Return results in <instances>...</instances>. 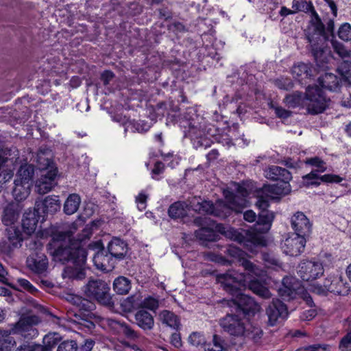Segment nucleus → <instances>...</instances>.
<instances>
[{
	"instance_id": "a18cd8bd",
	"label": "nucleus",
	"mask_w": 351,
	"mask_h": 351,
	"mask_svg": "<svg viewBox=\"0 0 351 351\" xmlns=\"http://www.w3.org/2000/svg\"><path fill=\"white\" fill-rule=\"evenodd\" d=\"M331 45L334 53L339 58L341 59L351 58V49H347L343 43L334 38L331 40Z\"/></svg>"
},
{
	"instance_id": "6e6552de",
	"label": "nucleus",
	"mask_w": 351,
	"mask_h": 351,
	"mask_svg": "<svg viewBox=\"0 0 351 351\" xmlns=\"http://www.w3.org/2000/svg\"><path fill=\"white\" fill-rule=\"evenodd\" d=\"M69 300L79 308V313L74 315V322L79 325L78 328H87L89 330L93 329L95 324L89 318L91 317L90 312L95 308V303L77 295L70 296Z\"/></svg>"
},
{
	"instance_id": "0eeeda50",
	"label": "nucleus",
	"mask_w": 351,
	"mask_h": 351,
	"mask_svg": "<svg viewBox=\"0 0 351 351\" xmlns=\"http://www.w3.org/2000/svg\"><path fill=\"white\" fill-rule=\"evenodd\" d=\"M110 290V286L106 282L94 278H90L82 288L84 294L89 299L95 300L101 305L112 307L114 301Z\"/></svg>"
},
{
	"instance_id": "412c9836",
	"label": "nucleus",
	"mask_w": 351,
	"mask_h": 351,
	"mask_svg": "<svg viewBox=\"0 0 351 351\" xmlns=\"http://www.w3.org/2000/svg\"><path fill=\"white\" fill-rule=\"evenodd\" d=\"M194 223L199 226L201 228L196 230L195 234L196 237L202 241L203 243L208 241H215L219 237V234L211 227H205L204 226L208 224L206 217H196Z\"/></svg>"
},
{
	"instance_id": "72a5a7b5",
	"label": "nucleus",
	"mask_w": 351,
	"mask_h": 351,
	"mask_svg": "<svg viewBox=\"0 0 351 351\" xmlns=\"http://www.w3.org/2000/svg\"><path fill=\"white\" fill-rule=\"evenodd\" d=\"M188 204L185 202L178 201L170 205L168 215L171 219L183 218L187 215Z\"/></svg>"
},
{
	"instance_id": "603ef678",
	"label": "nucleus",
	"mask_w": 351,
	"mask_h": 351,
	"mask_svg": "<svg viewBox=\"0 0 351 351\" xmlns=\"http://www.w3.org/2000/svg\"><path fill=\"white\" fill-rule=\"evenodd\" d=\"M224 349V340L219 335H214L213 343L206 344L204 351H223Z\"/></svg>"
},
{
	"instance_id": "864d4df0",
	"label": "nucleus",
	"mask_w": 351,
	"mask_h": 351,
	"mask_svg": "<svg viewBox=\"0 0 351 351\" xmlns=\"http://www.w3.org/2000/svg\"><path fill=\"white\" fill-rule=\"evenodd\" d=\"M274 215L269 210L261 211L258 214V223L265 226V229L268 230L274 220Z\"/></svg>"
},
{
	"instance_id": "7ed1b4c3",
	"label": "nucleus",
	"mask_w": 351,
	"mask_h": 351,
	"mask_svg": "<svg viewBox=\"0 0 351 351\" xmlns=\"http://www.w3.org/2000/svg\"><path fill=\"white\" fill-rule=\"evenodd\" d=\"M217 280L227 293L236 297L232 302L235 305L237 313L242 312L244 315L254 316L260 311V305L252 297L241 292L245 280L241 274H221L217 275Z\"/></svg>"
},
{
	"instance_id": "774afa93",
	"label": "nucleus",
	"mask_w": 351,
	"mask_h": 351,
	"mask_svg": "<svg viewBox=\"0 0 351 351\" xmlns=\"http://www.w3.org/2000/svg\"><path fill=\"white\" fill-rule=\"evenodd\" d=\"M327 348V345L320 343L304 346L306 351H326Z\"/></svg>"
},
{
	"instance_id": "7c9ffc66",
	"label": "nucleus",
	"mask_w": 351,
	"mask_h": 351,
	"mask_svg": "<svg viewBox=\"0 0 351 351\" xmlns=\"http://www.w3.org/2000/svg\"><path fill=\"white\" fill-rule=\"evenodd\" d=\"M187 136L191 139L196 148L207 145L208 138L200 127L190 125Z\"/></svg>"
},
{
	"instance_id": "20e7f679",
	"label": "nucleus",
	"mask_w": 351,
	"mask_h": 351,
	"mask_svg": "<svg viewBox=\"0 0 351 351\" xmlns=\"http://www.w3.org/2000/svg\"><path fill=\"white\" fill-rule=\"evenodd\" d=\"M219 324L224 332L234 339L259 343L263 337L261 326L237 313H227L219 319Z\"/></svg>"
},
{
	"instance_id": "39448f33",
	"label": "nucleus",
	"mask_w": 351,
	"mask_h": 351,
	"mask_svg": "<svg viewBox=\"0 0 351 351\" xmlns=\"http://www.w3.org/2000/svg\"><path fill=\"white\" fill-rule=\"evenodd\" d=\"M64 238H61L63 242L57 245L53 254L63 263L71 261L76 265L77 267L75 270L69 269L67 272L69 274V276L75 278L76 280H82L86 277L83 265L86 261V252L80 247L79 242L72 241L70 232H67Z\"/></svg>"
},
{
	"instance_id": "4c0bfd02",
	"label": "nucleus",
	"mask_w": 351,
	"mask_h": 351,
	"mask_svg": "<svg viewBox=\"0 0 351 351\" xmlns=\"http://www.w3.org/2000/svg\"><path fill=\"white\" fill-rule=\"evenodd\" d=\"M285 103L291 108H296L298 106H305L306 93L295 91L291 94L287 95L284 99Z\"/></svg>"
},
{
	"instance_id": "a211bd4d",
	"label": "nucleus",
	"mask_w": 351,
	"mask_h": 351,
	"mask_svg": "<svg viewBox=\"0 0 351 351\" xmlns=\"http://www.w3.org/2000/svg\"><path fill=\"white\" fill-rule=\"evenodd\" d=\"M306 244V238L293 235L287 238L282 243L283 252L291 256H299L304 250Z\"/></svg>"
},
{
	"instance_id": "8fccbe9b",
	"label": "nucleus",
	"mask_w": 351,
	"mask_h": 351,
	"mask_svg": "<svg viewBox=\"0 0 351 351\" xmlns=\"http://www.w3.org/2000/svg\"><path fill=\"white\" fill-rule=\"evenodd\" d=\"M60 340L58 333H49L43 338V351H50Z\"/></svg>"
},
{
	"instance_id": "aec40b11",
	"label": "nucleus",
	"mask_w": 351,
	"mask_h": 351,
	"mask_svg": "<svg viewBox=\"0 0 351 351\" xmlns=\"http://www.w3.org/2000/svg\"><path fill=\"white\" fill-rule=\"evenodd\" d=\"M23 208V206L20 202H12L7 204L3 209L1 216L3 223L6 226L15 225L21 216Z\"/></svg>"
},
{
	"instance_id": "4be33fe9",
	"label": "nucleus",
	"mask_w": 351,
	"mask_h": 351,
	"mask_svg": "<svg viewBox=\"0 0 351 351\" xmlns=\"http://www.w3.org/2000/svg\"><path fill=\"white\" fill-rule=\"evenodd\" d=\"M23 234L20 227L16 225H10L4 230V242L8 245L9 248L19 247L23 241Z\"/></svg>"
},
{
	"instance_id": "f257e3e1",
	"label": "nucleus",
	"mask_w": 351,
	"mask_h": 351,
	"mask_svg": "<svg viewBox=\"0 0 351 351\" xmlns=\"http://www.w3.org/2000/svg\"><path fill=\"white\" fill-rule=\"evenodd\" d=\"M291 8L295 14L298 12L311 14V19L309 25L304 31L305 38L309 43L314 59L324 62L326 58L322 42L324 39L325 28L321 18L315 10L313 3L306 0H293Z\"/></svg>"
},
{
	"instance_id": "393cba45",
	"label": "nucleus",
	"mask_w": 351,
	"mask_h": 351,
	"mask_svg": "<svg viewBox=\"0 0 351 351\" xmlns=\"http://www.w3.org/2000/svg\"><path fill=\"white\" fill-rule=\"evenodd\" d=\"M108 252L115 261H120L126 256L128 246L125 241L119 238H113L108 245Z\"/></svg>"
},
{
	"instance_id": "69168bd1",
	"label": "nucleus",
	"mask_w": 351,
	"mask_h": 351,
	"mask_svg": "<svg viewBox=\"0 0 351 351\" xmlns=\"http://www.w3.org/2000/svg\"><path fill=\"white\" fill-rule=\"evenodd\" d=\"M95 342L92 339H86L84 340L83 343L78 346L79 351H91L93 348Z\"/></svg>"
},
{
	"instance_id": "e2e57ef3",
	"label": "nucleus",
	"mask_w": 351,
	"mask_h": 351,
	"mask_svg": "<svg viewBox=\"0 0 351 351\" xmlns=\"http://www.w3.org/2000/svg\"><path fill=\"white\" fill-rule=\"evenodd\" d=\"M15 351H43V348L40 344L23 343L19 346Z\"/></svg>"
},
{
	"instance_id": "f8f14e48",
	"label": "nucleus",
	"mask_w": 351,
	"mask_h": 351,
	"mask_svg": "<svg viewBox=\"0 0 351 351\" xmlns=\"http://www.w3.org/2000/svg\"><path fill=\"white\" fill-rule=\"evenodd\" d=\"M40 322L39 317L35 315L23 314L19 320L12 325V331L20 334L26 339H32L38 335V331L34 326Z\"/></svg>"
},
{
	"instance_id": "5701e85b",
	"label": "nucleus",
	"mask_w": 351,
	"mask_h": 351,
	"mask_svg": "<svg viewBox=\"0 0 351 351\" xmlns=\"http://www.w3.org/2000/svg\"><path fill=\"white\" fill-rule=\"evenodd\" d=\"M27 267L34 273L43 274L48 267V259L42 252H35L27 257L26 261Z\"/></svg>"
},
{
	"instance_id": "13d9d810",
	"label": "nucleus",
	"mask_w": 351,
	"mask_h": 351,
	"mask_svg": "<svg viewBox=\"0 0 351 351\" xmlns=\"http://www.w3.org/2000/svg\"><path fill=\"white\" fill-rule=\"evenodd\" d=\"M275 85L280 89L289 90L293 88V83L290 78L280 77L274 81Z\"/></svg>"
},
{
	"instance_id": "dca6fc26",
	"label": "nucleus",
	"mask_w": 351,
	"mask_h": 351,
	"mask_svg": "<svg viewBox=\"0 0 351 351\" xmlns=\"http://www.w3.org/2000/svg\"><path fill=\"white\" fill-rule=\"evenodd\" d=\"M268 324L271 326L282 322L288 315L286 305L278 299H274L266 308Z\"/></svg>"
},
{
	"instance_id": "2eb2a0df",
	"label": "nucleus",
	"mask_w": 351,
	"mask_h": 351,
	"mask_svg": "<svg viewBox=\"0 0 351 351\" xmlns=\"http://www.w3.org/2000/svg\"><path fill=\"white\" fill-rule=\"evenodd\" d=\"M324 272L323 265L319 261H302L298 266L297 274L303 280L313 281L320 278Z\"/></svg>"
},
{
	"instance_id": "4468645a",
	"label": "nucleus",
	"mask_w": 351,
	"mask_h": 351,
	"mask_svg": "<svg viewBox=\"0 0 351 351\" xmlns=\"http://www.w3.org/2000/svg\"><path fill=\"white\" fill-rule=\"evenodd\" d=\"M225 252L227 255L232 258L231 263L237 261L248 275L251 276H260L263 270L247 258V254L234 245H229Z\"/></svg>"
},
{
	"instance_id": "423d86ee",
	"label": "nucleus",
	"mask_w": 351,
	"mask_h": 351,
	"mask_svg": "<svg viewBox=\"0 0 351 351\" xmlns=\"http://www.w3.org/2000/svg\"><path fill=\"white\" fill-rule=\"evenodd\" d=\"M37 162L40 169V178L36 182V191L41 195L51 191L57 185L58 169L53 162L44 156L43 153L38 154Z\"/></svg>"
},
{
	"instance_id": "09e8293b",
	"label": "nucleus",
	"mask_w": 351,
	"mask_h": 351,
	"mask_svg": "<svg viewBox=\"0 0 351 351\" xmlns=\"http://www.w3.org/2000/svg\"><path fill=\"white\" fill-rule=\"evenodd\" d=\"M337 73L341 76V81L348 82L350 85L351 79V62L344 60L341 62L337 68Z\"/></svg>"
},
{
	"instance_id": "c85d7f7f",
	"label": "nucleus",
	"mask_w": 351,
	"mask_h": 351,
	"mask_svg": "<svg viewBox=\"0 0 351 351\" xmlns=\"http://www.w3.org/2000/svg\"><path fill=\"white\" fill-rule=\"evenodd\" d=\"M265 176L272 180L290 181L292 179L291 173L286 169L272 165L265 169Z\"/></svg>"
},
{
	"instance_id": "052dcab7",
	"label": "nucleus",
	"mask_w": 351,
	"mask_h": 351,
	"mask_svg": "<svg viewBox=\"0 0 351 351\" xmlns=\"http://www.w3.org/2000/svg\"><path fill=\"white\" fill-rule=\"evenodd\" d=\"M339 348L341 351L351 350V331L348 332L340 341Z\"/></svg>"
},
{
	"instance_id": "0e129e2a",
	"label": "nucleus",
	"mask_w": 351,
	"mask_h": 351,
	"mask_svg": "<svg viewBox=\"0 0 351 351\" xmlns=\"http://www.w3.org/2000/svg\"><path fill=\"white\" fill-rule=\"evenodd\" d=\"M274 109L275 114L278 118L287 119L291 114V112L284 109L280 106H271Z\"/></svg>"
},
{
	"instance_id": "f03ea898",
	"label": "nucleus",
	"mask_w": 351,
	"mask_h": 351,
	"mask_svg": "<svg viewBox=\"0 0 351 351\" xmlns=\"http://www.w3.org/2000/svg\"><path fill=\"white\" fill-rule=\"evenodd\" d=\"M248 191L243 186L238 184L236 193L228 192L225 195L226 203L222 200L217 201L215 204L210 201H202L195 206L194 210L205 213L219 219H225L232 211L241 213L248 206L246 197Z\"/></svg>"
},
{
	"instance_id": "a19ab883",
	"label": "nucleus",
	"mask_w": 351,
	"mask_h": 351,
	"mask_svg": "<svg viewBox=\"0 0 351 351\" xmlns=\"http://www.w3.org/2000/svg\"><path fill=\"white\" fill-rule=\"evenodd\" d=\"M6 285L16 290H24L32 294H34L35 292L37 291V289L30 283L29 280L22 278H17L15 279V282H12L8 280V283H6Z\"/></svg>"
},
{
	"instance_id": "4d7b16f0",
	"label": "nucleus",
	"mask_w": 351,
	"mask_h": 351,
	"mask_svg": "<svg viewBox=\"0 0 351 351\" xmlns=\"http://www.w3.org/2000/svg\"><path fill=\"white\" fill-rule=\"evenodd\" d=\"M141 306L155 311L159 306V301L152 296H148L141 302Z\"/></svg>"
},
{
	"instance_id": "3c124183",
	"label": "nucleus",
	"mask_w": 351,
	"mask_h": 351,
	"mask_svg": "<svg viewBox=\"0 0 351 351\" xmlns=\"http://www.w3.org/2000/svg\"><path fill=\"white\" fill-rule=\"evenodd\" d=\"M324 28H325V34H324V39L323 40L322 43L324 47V56L326 58V60L324 62H322V61H318L315 59V60L316 61V62L319 66H323L325 64H326L328 62V57H327V54H326V47L324 45V43H325L326 40L328 38V35L326 34V32L331 34L332 36H333V32H334V28H335V23H334L333 19H330L326 24V27H324Z\"/></svg>"
},
{
	"instance_id": "49530a36",
	"label": "nucleus",
	"mask_w": 351,
	"mask_h": 351,
	"mask_svg": "<svg viewBox=\"0 0 351 351\" xmlns=\"http://www.w3.org/2000/svg\"><path fill=\"white\" fill-rule=\"evenodd\" d=\"M189 344L198 350L205 348L206 344V340L203 334L198 332H192L188 339Z\"/></svg>"
},
{
	"instance_id": "c03bdc74",
	"label": "nucleus",
	"mask_w": 351,
	"mask_h": 351,
	"mask_svg": "<svg viewBox=\"0 0 351 351\" xmlns=\"http://www.w3.org/2000/svg\"><path fill=\"white\" fill-rule=\"evenodd\" d=\"M150 128V124L145 121H129L124 123V131L125 133L129 129L133 132L136 131L140 133L146 132Z\"/></svg>"
},
{
	"instance_id": "58836bf2",
	"label": "nucleus",
	"mask_w": 351,
	"mask_h": 351,
	"mask_svg": "<svg viewBox=\"0 0 351 351\" xmlns=\"http://www.w3.org/2000/svg\"><path fill=\"white\" fill-rule=\"evenodd\" d=\"M34 174L32 165H25L20 167L17 173V178L15 180L23 182L32 186V180Z\"/></svg>"
},
{
	"instance_id": "9d476101",
	"label": "nucleus",
	"mask_w": 351,
	"mask_h": 351,
	"mask_svg": "<svg viewBox=\"0 0 351 351\" xmlns=\"http://www.w3.org/2000/svg\"><path fill=\"white\" fill-rule=\"evenodd\" d=\"M328 99L322 89L317 86H308L306 90V104L307 112L311 114L322 113L328 107Z\"/></svg>"
},
{
	"instance_id": "bb28decb",
	"label": "nucleus",
	"mask_w": 351,
	"mask_h": 351,
	"mask_svg": "<svg viewBox=\"0 0 351 351\" xmlns=\"http://www.w3.org/2000/svg\"><path fill=\"white\" fill-rule=\"evenodd\" d=\"M37 212L42 211L45 214H53L60 208V203L57 196L49 195L43 201L36 202Z\"/></svg>"
},
{
	"instance_id": "2f4dec72",
	"label": "nucleus",
	"mask_w": 351,
	"mask_h": 351,
	"mask_svg": "<svg viewBox=\"0 0 351 351\" xmlns=\"http://www.w3.org/2000/svg\"><path fill=\"white\" fill-rule=\"evenodd\" d=\"M318 81L322 88L332 91L337 90L341 82L336 75L330 73H326L320 76Z\"/></svg>"
},
{
	"instance_id": "5fc2aeb1",
	"label": "nucleus",
	"mask_w": 351,
	"mask_h": 351,
	"mask_svg": "<svg viewBox=\"0 0 351 351\" xmlns=\"http://www.w3.org/2000/svg\"><path fill=\"white\" fill-rule=\"evenodd\" d=\"M305 163L317 167V169L315 170L317 171V173L324 172L326 170V162L317 156L306 158Z\"/></svg>"
},
{
	"instance_id": "79ce46f5",
	"label": "nucleus",
	"mask_w": 351,
	"mask_h": 351,
	"mask_svg": "<svg viewBox=\"0 0 351 351\" xmlns=\"http://www.w3.org/2000/svg\"><path fill=\"white\" fill-rule=\"evenodd\" d=\"M248 287L253 293L263 299H269L271 297V293L268 288L258 280H250Z\"/></svg>"
},
{
	"instance_id": "de8ad7c7",
	"label": "nucleus",
	"mask_w": 351,
	"mask_h": 351,
	"mask_svg": "<svg viewBox=\"0 0 351 351\" xmlns=\"http://www.w3.org/2000/svg\"><path fill=\"white\" fill-rule=\"evenodd\" d=\"M240 243H243L250 250L253 251L254 248L257 246L265 245V241L263 237L258 234H249L246 239L239 241Z\"/></svg>"
},
{
	"instance_id": "473e14b6",
	"label": "nucleus",
	"mask_w": 351,
	"mask_h": 351,
	"mask_svg": "<svg viewBox=\"0 0 351 351\" xmlns=\"http://www.w3.org/2000/svg\"><path fill=\"white\" fill-rule=\"evenodd\" d=\"M292 73L294 77L302 81L312 76V67L308 64L300 62L293 66Z\"/></svg>"
},
{
	"instance_id": "bf43d9fd",
	"label": "nucleus",
	"mask_w": 351,
	"mask_h": 351,
	"mask_svg": "<svg viewBox=\"0 0 351 351\" xmlns=\"http://www.w3.org/2000/svg\"><path fill=\"white\" fill-rule=\"evenodd\" d=\"M77 349L78 346L75 341L66 340L59 344L57 351H77Z\"/></svg>"
},
{
	"instance_id": "6ab92c4d",
	"label": "nucleus",
	"mask_w": 351,
	"mask_h": 351,
	"mask_svg": "<svg viewBox=\"0 0 351 351\" xmlns=\"http://www.w3.org/2000/svg\"><path fill=\"white\" fill-rule=\"evenodd\" d=\"M304 184L306 186H319L320 181L326 183H340L344 178L335 174H325L319 176L317 171H312L302 177Z\"/></svg>"
},
{
	"instance_id": "338daca9",
	"label": "nucleus",
	"mask_w": 351,
	"mask_h": 351,
	"mask_svg": "<svg viewBox=\"0 0 351 351\" xmlns=\"http://www.w3.org/2000/svg\"><path fill=\"white\" fill-rule=\"evenodd\" d=\"M147 199V196L143 193H139L136 197V202L137 204L138 208L140 210H143L146 208Z\"/></svg>"
},
{
	"instance_id": "ddd939ff",
	"label": "nucleus",
	"mask_w": 351,
	"mask_h": 351,
	"mask_svg": "<svg viewBox=\"0 0 351 351\" xmlns=\"http://www.w3.org/2000/svg\"><path fill=\"white\" fill-rule=\"evenodd\" d=\"M89 247L97 250L93 255V261L98 269L109 272L114 268L117 261L114 259L111 254L106 253L101 241L90 243Z\"/></svg>"
},
{
	"instance_id": "cd10ccee",
	"label": "nucleus",
	"mask_w": 351,
	"mask_h": 351,
	"mask_svg": "<svg viewBox=\"0 0 351 351\" xmlns=\"http://www.w3.org/2000/svg\"><path fill=\"white\" fill-rule=\"evenodd\" d=\"M134 319L136 324L145 331L151 330L154 328V316L145 309L137 311L134 314Z\"/></svg>"
},
{
	"instance_id": "680f3d73",
	"label": "nucleus",
	"mask_w": 351,
	"mask_h": 351,
	"mask_svg": "<svg viewBox=\"0 0 351 351\" xmlns=\"http://www.w3.org/2000/svg\"><path fill=\"white\" fill-rule=\"evenodd\" d=\"M269 199H271L266 194L262 195L257 198L255 205L261 211L267 210V209L269 206Z\"/></svg>"
},
{
	"instance_id": "b1692460",
	"label": "nucleus",
	"mask_w": 351,
	"mask_h": 351,
	"mask_svg": "<svg viewBox=\"0 0 351 351\" xmlns=\"http://www.w3.org/2000/svg\"><path fill=\"white\" fill-rule=\"evenodd\" d=\"M106 323L116 332L123 334L129 339L135 340L139 337V334L124 322L113 318H107Z\"/></svg>"
},
{
	"instance_id": "9b49d317",
	"label": "nucleus",
	"mask_w": 351,
	"mask_h": 351,
	"mask_svg": "<svg viewBox=\"0 0 351 351\" xmlns=\"http://www.w3.org/2000/svg\"><path fill=\"white\" fill-rule=\"evenodd\" d=\"M311 291L318 295H326L328 292L345 295L348 293L349 289L341 276H328L324 280L323 285H313Z\"/></svg>"
},
{
	"instance_id": "f704fd0d",
	"label": "nucleus",
	"mask_w": 351,
	"mask_h": 351,
	"mask_svg": "<svg viewBox=\"0 0 351 351\" xmlns=\"http://www.w3.org/2000/svg\"><path fill=\"white\" fill-rule=\"evenodd\" d=\"M159 319L163 324L167 326L173 328V329L178 330L180 326V322L178 317L167 310H163L159 313Z\"/></svg>"
},
{
	"instance_id": "f3484780",
	"label": "nucleus",
	"mask_w": 351,
	"mask_h": 351,
	"mask_svg": "<svg viewBox=\"0 0 351 351\" xmlns=\"http://www.w3.org/2000/svg\"><path fill=\"white\" fill-rule=\"evenodd\" d=\"M291 224L296 235L306 238L311 232L312 224L302 212L298 211L291 217Z\"/></svg>"
},
{
	"instance_id": "c9c22d12",
	"label": "nucleus",
	"mask_w": 351,
	"mask_h": 351,
	"mask_svg": "<svg viewBox=\"0 0 351 351\" xmlns=\"http://www.w3.org/2000/svg\"><path fill=\"white\" fill-rule=\"evenodd\" d=\"M16 334L12 331V327L9 330L0 329V350L10 351V349L16 346V341L11 336Z\"/></svg>"
},
{
	"instance_id": "37998d69",
	"label": "nucleus",
	"mask_w": 351,
	"mask_h": 351,
	"mask_svg": "<svg viewBox=\"0 0 351 351\" xmlns=\"http://www.w3.org/2000/svg\"><path fill=\"white\" fill-rule=\"evenodd\" d=\"M113 289L117 294H127L131 289L130 281L124 276H119L114 280L113 282Z\"/></svg>"
},
{
	"instance_id": "1a4fd4ad",
	"label": "nucleus",
	"mask_w": 351,
	"mask_h": 351,
	"mask_svg": "<svg viewBox=\"0 0 351 351\" xmlns=\"http://www.w3.org/2000/svg\"><path fill=\"white\" fill-rule=\"evenodd\" d=\"M278 291L283 300H290L296 298L298 295H301L309 306H315L311 296L304 291L300 283L295 278H284L282 287L279 289Z\"/></svg>"
},
{
	"instance_id": "c756f323",
	"label": "nucleus",
	"mask_w": 351,
	"mask_h": 351,
	"mask_svg": "<svg viewBox=\"0 0 351 351\" xmlns=\"http://www.w3.org/2000/svg\"><path fill=\"white\" fill-rule=\"evenodd\" d=\"M39 218V212L36 208L34 211L29 210L24 213L22 226L27 234H31L36 230Z\"/></svg>"
},
{
	"instance_id": "6e6d98bb",
	"label": "nucleus",
	"mask_w": 351,
	"mask_h": 351,
	"mask_svg": "<svg viewBox=\"0 0 351 351\" xmlns=\"http://www.w3.org/2000/svg\"><path fill=\"white\" fill-rule=\"evenodd\" d=\"M340 39L344 41L351 40V25L348 23H343L339 28L337 32Z\"/></svg>"
},
{
	"instance_id": "a878e982",
	"label": "nucleus",
	"mask_w": 351,
	"mask_h": 351,
	"mask_svg": "<svg viewBox=\"0 0 351 351\" xmlns=\"http://www.w3.org/2000/svg\"><path fill=\"white\" fill-rule=\"evenodd\" d=\"M291 191L289 181L284 180L280 182L265 186L263 193L266 194L271 199H279L280 196L287 195Z\"/></svg>"
},
{
	"instance_id": "ea45409f",
	"label": "nucleus",
	"mask_w": 351,
	"mask_h": 351,
	"mask_svg": "<svg viewBox=\"0 0 351 351\" xmlns=\"http://www.w3.org/2000/svg\"><path fill=\"white\" fill-rule=\"evenodd\" d=\"M81 202L80 197L76 194H71L64 204V211L66 215L74 214L79 208Z\"/></svg>"
},
{
	"instance_id": "e433bc0d",
	"label": "nucleus",
	"mask_w": 351,
	"mask_h": 351,
	"mask_svg": "<svg viewBox=\"0 0 351 351\" xmlns=\"http://www.w3.org/2000/svg\"><path fill=\"white\" fill-rule=\"evenodd\" d=\"M31 185L14 180V186L12 189V195L14 199L19 202L25 199L30 193Z\"/></svg>"
}]
</instances>
